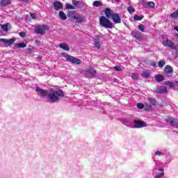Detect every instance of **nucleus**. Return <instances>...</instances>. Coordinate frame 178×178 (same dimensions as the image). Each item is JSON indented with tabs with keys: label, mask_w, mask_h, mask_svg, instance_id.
I'll use <instances>...</instances> for the list:
<instances>
[{
	"label": "nucleus",
	"mask_w": 178,
	"mask_h": 178,
	"mask_svg": "<svg viewBox=\"0 0 178 178\" xmlns=\"http://www.w3.org/2000/svg\"><path fill=\"white\" fill-rule=\"evenodd\" d=\"M63 97H65V92L62 90L51 88L47 92V98L48 102L55 104V102H58Z\"/></svg>",
	"instance_id": "f257e3e1"
},
{
	"label": "nucleus",
	"mask_w": 178,
	"mask_h": 178,
	"mask_svg": "<svg viewBox=\"0 0 178 178\" xmlns=\"http://www.w3.org/2000/svg\"><path fill=\"white\" fill-rule=\"evenodd\" d=\"M124 124L126 126H129L131 129H143V127H147V122L142 120H134L131 122L124 121Z\"/></svg>",
	"instance_id": "f03ea898"
},
{
	"label": "nucleus",
	"mask_w": 178,
	"mask_h": 178,
	"mask_svg": "<svg viewBox=\"0 0 178 178\" xmlns=\"http://www.w3.org/2000/svg\"><path fill=\"white\" fill-rule=\"evenodd\" d=\"M99 24L102 27H104L105 29H113V24L105 16L100 17Z\"/></svg>",
	"instance_id": "7ed1b4c3"
},
{
	"label": "nucleus",
	"mask_w": 178,
	"mask_h": 178,
	"mask_svg": "<svg viewBox=\"0 0 178 178\" xmlns=\"http://www.w3.org/2000/svg\"><path fill=\"white\" fill-rule=\"evenodd\" d=\"M152 175L154 176V178H162L165 176V170L162 168H159L158 163H156V166L153 169Z\"/></svg>",
	"instance_id": "20e7f679"
},
{
	"label": "nucleus",
	"mask_w": 178,
	"mask_h": 178,
	"mask_svg": "<svg viewBox=\"0 0 178 178\" xmlns=\"http://www.w3.org/2000/svg\"><path fill=\"white\" fill-rule=\"evenodd\" d=\"M63 56L67 59L69 62H71V63H76V65H80L81 63V60L79 58H76L67 54H63Z\"/></svg>",
	"instance_id": "39448f33"
},
{
	"label": "nucleus",
	"mask_w": 178,
	"mask_h": 178,
	"mask_svg": "<svg viewBox=\"0 0 178 178\" xmlns=\"http://www.w3.org/2000/svg\"><path fill=\"white\" fill-rule=\"evenodd\" d=\"M162 44L164 47H168V48H171V49H177L175 44L172 42L171 40H169L168 38H163L162 40Z\"/></svg>",
	"instance_id": "423d86ee"
},
{
	"label": "nucleus",
	"mask_w": 178,
	"mask_h": 178,
	"mask_svg": "<svg viewBox=\"0 0 178 178\" xmlns=\"http://www.w3.org/2000/svg\"><path fill=\"white\" fill-rule=\"evenodd\" d=\"M47 30H48L47 26H45V25L38 26L35 27V33H36V34H44Z\"/></svg>",
	"instance_id": "0eeeda50"
},
{
	"label": "nucleus",
	"mask_w": 178,
	"mask_h": 178,
	"mask_svg": "<svg viewBox=\"0 0 178 178\" xmlns=\"http://www.w3.org/2000/svg\"><path fill=\"white\" fill-rule=\"evenodd\" d=\"M15 41H16V38H11V39L0 38V42H3L5 47H10V45L13 44Z\"/></svg>",
	"instance_id": "6e6552de"
},
{
	"label": "nucleus",
	"mask_w": 178,
	"mask_h": 178,
	"mask_svg": "<svg viewBox=\"0 0 178 178\" xmlns=\"http://www.w3.org/2000/svg\"><path fill=\"white\" fill-rule=\"evenodd\" d=\"M35 91L40 97H47L48 95V90H45L38 86H36Z\"/></svg>",
	"instance_id": "1a4fd4ad"
},
{
	"label": "nucleus",
	"mask_w": 178,
	"mask_h": 178,
	"mask_svg": "<svg viewBox=\"0 0 178 178\" xmlns=\"http://www.w3.org/2000/svg\"><path fill=\"white\" fill-rule=\"evenodd\" d=\"M148 101L149 105L148 104V103H145V105L147 111H151V109H152V106H154L156 104V100L154 98H149Z\"/></svg>",
	"instance_id": "9d476101"
},
{
	"label": "nucleus",
	"mask_w": 178,
	"mask_h": 178,
	"mask_svg": "<svg viewBox=\"0 0 178 178\" xmlns=\"http://www.w3.org/2000/svg\"><path fill=\"white\" fill-rule=\"evenodd\" d=\"M111 17H112L113 22L115 23V24H119V23L122 22V19L120 18V15H119V14H116V13L112 14Z\"/></svg>",
	"instance_id": "9b49d317"
},
{
	"label": "nucleus",
	"mask_w": 178,
	"mask_h": 178,
	"mask_svg": "<svg viewBox=\"0 0 178 178\" xmlns=\"http://www.w3.org/2000/svg\"><path fill=\"white\" fill-rule=\"evenodd\" d=\"M72 5H74L76 8H79V9H81V8L86 6V3L76 0H72Z\"/></svg>",
	"instance_id": "f8f14e48"
},
{
	"label": "nucleus",
	"mask_w": 178,
	"mask_h": 178,
	"mask_svg": "<svg viewBox=\"0 0 178 178\" xmlns=\"http://www.w3.org/2000/svg\"><path fill=\"white\" fill-rule=\"evenodd\" d=\"M54 5V9H55V10H60V9H63V6L62 5V3H60V1H55L53 3Z\"/></svg>",
	"instance_id": "ddd939ff"
},
{
	"label": "nucleus",
	"mask_w": 178,
	"mask_h": 178,
	"mask_svg": "<svg viewBox=\"0 0 178 178\" xmlns=\"http://www.w3.org/2000/svg\"><path fill=\"white\" fill-rule=\"evenodd\" d=\"M72 19H74V21L76 22V23H81L83 22V16L80 14H76L72 17Z\"/></svg>",
	"instance_id": "4468645a"
},
{
	"label": "nucleus",
	"mask_w": 178,
	"mask_h": 178,
	"mask_svg": "<svg viewBox=\"0 0 178 178\" xmlns=\"http://www.w3.org/2000/svg\"><path fill=\"white\" fill-rule=\"evenodd\" d=\"M168 123H169L171 126H175V127H178V123L175 118H170L167 120Z\"/></svg>",
	"instance_id": "2eb2a0df"
},
{
	"label": "nucleus",
	"mask_w": 178,
	"mask_h": 178,
	"mask_svg": "<svg viewBox=\"0 0 178 178\" xmlns=\"http://www.w3.org/2000/svg\"><path fill=\"white\" fill-rule=\"evenodd\" d=\"M143 5L144 8H154L155 7V3L152 1H147L143 3Z\"/></svg>",
	"instance_id": "dca6fc26"
},
{
	"label": "nucleus",
	"mask_w": 178,
	"mask_h": 178,
	"mask_svg": "<svg viewBox=\"0 0 178 178\" xmlns=\"http://www.w3.org/2000/svg\"><path fill=\"white\" fill-rule=\"evenodd\" d=\"M164 72L166 74H172L173 73V68L170 65H167L165 67Z\"/></svg>",
	"instance_id": "f3484780"
},
{
	"label": "nucleus",
	"mask_w": 178,
	"mask_h": 178,
	"mask_svg": "<svg viewBox=\"0 0 178 178\" xmlns=\"http://www.w3.org/2000/svg\"><path fill=\"white\" fill-rule=\"evenodd\" d=\"M11 3H12V0H1L0 5L1 6L3 7L8 5H10Z\"/></svg>",
	"instance_id": "a211bd4d"
},
{
	"label": "nucleus",
	"mask_w": 178,
	"mask_h": 178,
	"mask_svg": "<svg viewBox=\"0 0 178 178\" xmlns=\"http://www.w3.org/2000/svg\"><path fill=\"white\" fill-rule=\"evenodd\" d=\"M168 90L165 86H159L158 88V92H159V94H166Z\"/></svg>",
	"instance_id": "6ab92c4d"
},
{
	"label": "nucleus",
	"mask_w": 178,
	"mask_h": 178,
	"mask_svg": "<svg viewBox=\"0 0 178 178\" xmlns=\"http://www.w3.org/2000/svg\"><path fill=\"white\" fill-rule=\"evenodd\" d=\"M59 47L65 51H69L70 49V47H69V45H67L66 43H61L60 44Z\"/></svg>",
	"instance_id": "aec40b11"
},
{
	"label": "nucleus",
	"mask_w": 178,
	"mask_h": 178,
	"mask_svg": "<svg viewBox=\"0 0 178 178\" xmlns=\"http://www.w3.org/2000/svg\"><path fill=\"white\" fill-rule=\"evenodd\" d=\"M165 84V86H168V87H171V88H176V81L175 82L166 81Z\"/></svg>",
	"instance_id": "412c9836"
},
{
	"label": "nucleus",
	"mask_w": 178,
	"mask_h": 178,
	"mask_svg": "<svg viewBox=\"0 0 178 178\" xmlns=\"http://www.w3.org/2000/svg\"><path fill=\"white\" fill-rule=\"evenodd\" d=\"M104 12L106 17H108V19L112 17V12L109 8H106Z\"/></svg>",
	"instance_id": "4be33fe9"
},
{
	"label": "nucleus",
	"mask_w": 178,
	"mask_h": 178,
	"mask_svg": "<svg viewBox=\"0 0 178 178\" xmlns=\"http://www.w3.org/2000/svg\"><path fill=\"white\" fill-rule=\"evenodd\" d=\"M59 16H60V19H62V20H66V19H67L66 14H65V13H63V11L59 12Z\"/></svg>",
	"instance_id": "5701e85b"
},
{
	"label": "nucleus",
	"mask_w": 178,
	"mask_h": 178,
	"mask_svg": "<svg viewBox=\"0 0 178 178\" xmlns=\"http://www.w3.org/2000/svg\"><path fill=\"white\" fill-rule=\"evenodd\" d=\"M87 73H88V74H90V76H91V77H92V76H95V70H92V69H89L88 71H87Z\"/></svg>",
	"instance_id": "b1692460"
},
{
	"label": "nucleus",
	"mask_w": 178,
	"mask_h": 178,
	"mask_svg": "<svg viewBox=\"0 0 178 178\" xmlns=\"http://www.w3.org/2000/svg\"><path fill=\"white\" fill-rule=\"evenodd\" d=\"M0 26L3 31H8V26H9V23L5 24H0Z\"/></svg>",
	"instance_id": "393cba45"
},
{
	"label": "nucleus",
	"mask_w": 178,
	"mask_h": 178,
	"mask_svg": "<svg viewBox=\"0 0 178 178\" xmlns=\"http://www.w3.org/2000/svg\"><path fill=\"white\" fill-rule=\"evenodd\" d=\"M149 74H151V72L149 70L143 71L142 74L143 77H149Z\"/></svg>",
	"instance_id": "a878e982"
},
{
	"label": "nucleus",
	"mask_w": 178,
	"mask_h": 178,
	"mask_svg": "<svg viewBox=\"0 0 178 178\" xmlns=\"http://www.w3.org/2000/svg\"><path fill=\"white\" fill-rule=\"evenodd\" d=\"M140 33L137 31H134L131 32V35H133V37H134L135 38H138L140 37Z\"/></svg>",
	"instance_id": "bb28decb"
},
{
	"label": "nucleus",
	"mask_w": 178,
	"mask_h": 178,
	"mask_svg": "<svg viewBox=\"0 0 178 178\" xmlns=\"http://www.w3.org/2000/svg\"><path fill=\"white\" fill-rule=\"evenodd\" d=\"M143 19H144V16L142 15V16H138V15H135L134 17V19L136 21V22H138L140 20H143Z\"/></svg>",
	"instance_id": "cd10ccee"
},
{
	"label": "nucleus",
	"mask_w": 178,
	"mask_h": 178,
	"mask_svg": "<svg viewBox=\"0 0 178 178\" xmlns=\"http://www.w3.org/2000/svg\"><path fill=\"white\" fill-rule=\"evenodd\" d=\"M156 81H162L163 80V76L158 74L155 76Z\"/></svg>",
	"instance_id": "c85d7f7f"
},
{
	"label": "nucleus",
	"mask_w": 178,
	"mask_h": 178,
	"mask_svg": "<svg viewBox=\"0 0 178 178\" xmlns=\"http://www.w3.org/2000/svg\"><path fill=\"white\" fill-rule=\"evenodd\" d=\"M127 10H128L129 13H130V15H133V13H134V12H136V9H134V8H133L132 6L128 7Z\"/></svg>",
	"instance_id": "c756f323"
},
{
	"label": "nucleus",
	"mask_w": 178,
	"mask_h": 178,
	"mask_svg": "<svg viewBox=\"0 0 178 178\" xmlns=\"http://www.w3.org/2000/svg\"><path fill=\"white\" fill-rule=\"evenodd\" d=\"M156 163L158 164V168H168V163H159L158 162H156Z\"/></svg>",
	"instance_id": "7c9ffc66"
},
{
	"label": "nucleus",
	"mask_w": 178,
	"mask_h": 178,
	"mask_svg": "<svg viewBox=\"0 0 178 178\" xmlns=\"http://www.w3.org/2000/svg\"><path fill=\"white\" fill-rule=\"evenodd\" d=\"M171 17L173 19H178V10L171 14Z\"/></svg>",
	"instance_id": "2f4dec72"
},
{
	"label": "nucleus",
	"mask_w": 178,
	"mask_h": 178,
	"mask_svg": "<svg viewBox=\"0 0 178 178\" xmlns=\"http://www.w3.org/2000/svg\"><path fill=\"white\" fill-rule=\"evenodd\" d=\"M165 60H161L160 61L158 62V66L159 67H163V66H165Z\"/></svg>",
	"instance_id": "473e14b6"
},
{
	"label": "nucleus",
	"mask_w": 178,
	"mask_h": 178,
	"mask_svg": "<svg viewBox=\"0 0 178 178\" xmlns=\"http://www.w3.org/2000/svg\"><path fill=\"white\" fill-rule=\"evenodd\" d=\"M102 3L99 2V1H95L93 3L92 6H95V8H98L99 6H101Z\"/></svg>",
	"instance_id": "72a5a7b5"
},
{
	"label": "nucleus",
	"mask_w": 178,
	"mask_h": 178,
	"mask_svg": "<svg viewBox=\"0 0 178 178\" xmlns=\"http://www.w3.org/2000/svg\"><path fill=\"white\" fill-rule=\"evenodd\" d=\"M17 47H19V48H26V47H27V44H26V43L24 42H22L17 44Z\"/></svg>",
	"instance_id": "f704fd0d"
},
{
	"label": "nucleus",
	"mask_w": 178,
	"mask_h": 178,
	"mask_svg": "<svg viewBox=\"0 0 178 178\" xmlns=\"http://www.w3.org/2000/svg\"><path fill=\"white\" fill-rule=\"evenodd\" d=\"M138 29L142 32L145 31V28L144 27V25H143V24L139 25Z\"/></svg>",
	"instance_id": "c9c22d12"
},
{
	"label": "nucleus",
	"mask_w": 178,
	"mask_h": 178,
	"mask_svg": "<svg viewBox=\"0 0 178 178\" xmlns=\"http://www.w3.org/2000/svg\"><path fill=\"white\" fill-rule=\"evenodd\" d=\"M65 8H67V9H74V7L72 6V4H69V3H67L65 5Z\"/></svg>",
	"instance_id": "e433bc0d"
},
{
	"label": "nucleus",
	"mask_w": 178,
	"mask_h": 178,
	"mask_svg": "<svg viewBox=\"0 0 178 178\" xmlns=\"http://www.w3.org/2000/svg\"><path fill=\"white\" fill-rule=\"evenodd\" d=\"M95 47L98 49L101 48V43L98 41L95 42Z\"/></svg>",
	"instance_id": "4c0bfd02"
},
{
	"label": "nucleus",
	"mask_w": 178,
	"mask_h": 178,
	"mask_svg": "<svg viewBox=\"0 0 178 178\" xmlns=\"http://www.w3.org/2000/svg\"><path fill=\"white\" fill-rule=\"evenodd\" d=\"M131 78L133 80H137L138 79V74L134 73L132 74Z\"/></svg>",
	"instance_id": "58836bf2"
},
{
	"label": "nucleus",
	"mask_w": 178,
	"mask_h": 178,
	"mask_svg": "<svg viewBox=\"0 0 178 178\" xmlns=\"http://www.w3.org/2000/svg\"><path fill=\"white\" fill-rule=\"evenodd\" d=\"M154 155L156 156H161V155H163V153L160 151H156L155 152Z\"/></svg>",
	"instance_id": "ea45409f"
},
{
	"label": "nucleus",
	"mask_w": 178,
	"mask_h": 178,
	"mask_svg": "<svg viewBox=\"0 0 178 178\" xmlns=\"http://www.w3.org/2000/svg\"><path fill=\"white\" fill-rule=\"evenodd\" d=\"M137 108L138 109H143L144 108V104H141V103H139L137 104Z\"/></svg>",
	"instance_id": "a19ab883"
},
{
	"label": "nucleus",
	"mask_w": 178,
	"mask_h": 178,
	"mask_svg": "<svg viewBox=\"0 0 178 178\" xmlns=\"http://www.w3.org/2000/svg\"><path fill=\"white\" fill-rule=\"evenodd\" d=\"M92 37L93 40H95V41H98L99 40V35H95Z\"/></svg>",
	"instance_id": "79ce46f5"
},
{
	"label": "nucleus",
	"mask_w": 178,
	"mask_h": 178,
	"mask_svg": "<svg viewBox=\"0 0 178 178\" xmlns=\"http://www.w3.org/2000/svg\"><path fill=\"white\" fill-rule=\"evenodd\" d=\"M30 15L32 19H37V15L35 14L30 13Z\"/></svg>",
	"instance_id": "37998d69"
},
{
	"label": "nucleus",
	"mask_w": 178,
	"mask_h": 178,
	"mask_svg": "<svg viewBox=\"0 0 178 178\" xmlns=\"http://www.w3.org/2000/svg\"><path fill=\"white\" fill-rule=\"evenodd\" d=\"M114 70H116V72H120L122 70V67L115 66L114 67Z\"/></svg>",
	"instance_id": "c03bdc74"
},
{
	"label": "nucleus",
	"mask_w": 178,
	"mask_h": 178,
	"mask_svg": "<svg viewBox=\"0 0 178 178\" xmlns=\"http://www.w3.org/2000/svg\"><path fill=\"white\" fill-rule=\"evenodd\" d=\"M19 35L20 37H25L26 33H24V32L19 33Z\"/></svg>",
	"instance_id": "a18cd8bd"
},
{
	"label": "nucleus",
	"mask_w": 178,
	"mask_h": 178,
	"mask_svg": "<svg viewBox=\"0 0 178 178\" xmlns=\"http://www.w3.org/2000/svg\"><path fill=\"white\" fill-rule=\"evenodd\" d=\"M152 65L154 66V67H155V66H156V63H152Z\"/></svg>",
	"instance_id": "49530a36"
},
{
	"label": "nucleus",
	"mask_w": 178,
	"mask_h": 178,
	"mask_svg": "<svg viewBox=\"0 0 178 178\" xmlns=\"http://www.w3.org/2000/svg\"><path fill=\"white\" fill-rule=\"evenodd\" d=\"M174 29H175V30H176V31H177V32H178V26H175Z\"/></svg>",
	"instance_id": "de8ad7c7"
},
{
	"label": "nucleus",
	"mask_w": 178,
	"mask_h": 178,
	"mask_svg": "<svg viewBox=\"0 0 178 178\" xmlns=\"http://www.w3.org/2000/svg\"><path fill=\"white\" fill-rule=\"evenodd\" d=\"M175 87H178V81H175Z\"/></svg>",
	"instance_id": "09e8293b"
},
{
	"label": "nucleus",
	"mask_w": 178,
	"mask_h": 178,
	"mask_svg": "<svg viewBox=\"0 0 178 178\" xmlns=\"http://www.w3.org/2000/svg\"><path fill=\"white\" fill-rule=\"evenodd\" d=\"M23 2H29V0H22Z\"/></svg>",
	"instance_id": "8fccbe9b"
},
{
	"label": "nucleus",
	"mask_w": 178,
	"mask_h": 178,
	"mask_svg": "<svg viewBox=\"0 0 178 178\" xmlns=\"http://www.w3.org/2000/svg\"><path fill=\"white\" fill-rule=\"evenodd\" d=\"M115 2H120V0H115Z\"/></svg>",
	"instance_id": "3c124183"
},
{
	"label": "nucleus",
	"mask_w": 178,
	"mask_h": 178,
	"mask_svg": "<svg viewBox=\"0 0 178 178\" xmlns=\"http://www.w3.org/2000/svg\"><path fill=\"white\" fill-rule=\"evenodd\" d=\"M177 37H178V35H177Z\"/></svg>",
	"instance_id": "603ef678"
}]
</instances>
